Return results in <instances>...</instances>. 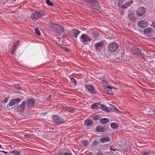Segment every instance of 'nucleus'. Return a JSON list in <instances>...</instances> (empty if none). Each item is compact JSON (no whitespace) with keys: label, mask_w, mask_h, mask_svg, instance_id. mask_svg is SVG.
Returning <instances> with one entry per match:
<instances>
[{"label":"nucleus","mask_w":155,"mask_h":155,"mask_svg":"<svg viewBox=\"0 0 155 155\" xmlns=\"http://www.w3.org/2000/svg\"><path fill=\"white\" fill-rule=\"evenodd\" d=\"M49 26L54 32L60 33L64 31V28L62 26L52 22L49 23Z\"/></svg>","instance_id":"nucleus-1"},{"label":"nucleus","mask_w":155,"mask_h":155,"mask_svg":"<svg viewBox=\"0 0 155 155\" xmlns=\"http://www.w3.org/2000/svg\"><path fill=\"white\" fill-rule=\"evenodd\" d=\"M45 14L43 11H39L33 13L31 16L32 19L37 20L43 16Z\"/></svg>","instance_id":"nucleus-2"},{"label":"nucleus","mask_w":155,"mask_h":155,"mask_svg":"<svg viewBox=\"0 0 155 155\" xmlns=\"http://www.w3.org/2000/svg\"><path fill=\"white\" fill-rule=\"evenodd\" d=\"M119 45L116 43H110L108 46V50L111 52L116 51L118 49Z\"/></svg>","instance_id":"nucleus-3"},{"label":"nucleus","mask_w":155,"mask_h":155,"mask_svg":"<svg viewBox=\"0 0 155 155\" xmlns=\"http://www.w3.org/2000/svg\"><path fill=\"white\" fill-rule=\"evenodd\" d=\"M91 40V38L85 34H82L80 38L81 41L84 45H86V43L90 41Z\"/></svg>","instance_id":"nucleus-4"},{"label":"nucleus","mask_w":155,"mask_h":155,"mask_svg":"<svg viewBox=\"0 0 155 155\" xmlns=\"http://www.w3.org/2000/svg\"><path fill=\"white\" fill-rule=\"evenodd\" d=\"M146 9L143 7H139L136 11L137 15L138 17H141L145 13Z\"/></svg>","instance_id":"nucleus-5"},{"label":"nucleus","mask_w":155,"mask_h":155,"mask_svg":"<svg viewBox=\"0 0 155 155\" xmlns=\"http://www.w3.org/2000/svg\"><path fill=\"white\" fill-rule=\"evenodd\" d=\"M53 121L56 124H60L64 122V120L59 116H53Z\"/></svg>","instance_id":"nucleus-6"},{"label":"nucleus","mask_w":155,"mask_h":155,"mask_svg":"<svg viewBox=\"0 0 155 155\" xmlns=\"http://www.w3.org/2000/svg\"><path fill=\"white\" fill-rule=\"evenodd\" d=\"M148 25V23L146 21L141 20L138 21L137 23V26L140 28H143Z\"/></svg>","instance_id":"nucleus-7"},{"label":"nucleus","mask_w":155,"mask_h":155,"mask_svg":"<svg viewBox=\"0 0 155 155\" xmlns=\"http://www.w3.org/2000/svg\"><path fill=\"white\" fill-rule=\"evenodd\" d=\"M26 104L27 107L31 108L35 105V101L33 98H29L28 99Z\"/></svg>","instance_id":"nucleus-8"},{"label":"nucleus","mask_w":155,"mask_h":155,"mask_svg":"<svg viewBox=\"0 0 155 155\" xmlns=\"http://www.w3.org/2000/svg\"><path fill=\"white\" fill-rule=\"evenodd\" d=\"M85 86L87 87L89 92L91 93L94 94L96 93V91L94 89V87L92 85H88L85 84Z\"/></svg>","instance_id":"nucleus-9"},{"label":"nucleus","mask_w":155,"mask_h":155,"mask_svg":"<svg viewBox=\"0 0 155 155\" xmlns=\"http://www.w3.org/2000/svg\"><path fill=\"white\" fill-rule=\"evenodd\" d=\"M104 45V43L101 42L96 43L95 45V48L96 50L99 51L102 48Z\"/></svg>","instance_id":"nucleus-10"},{"label":"nucleus","mask_w":155,"mask_h":155,"mask_svg":"<svg viewBox=\"0 0 155 155\" xmlns=\"http://www.w3.org/2000/svg\"><path fill=\"white\" fill-rule=\"evenodd\" d=\"M26 104V102L23 101L21 104L18 106V110L20 112H23L25 109Z\"/></svg>","instance_id":"nucleus-11"},{"label":"nucleus","mask_w":155,"mask_h":155,"mask_svg":"<svg viewBox=\"0 0 155 155\" xmlns=\"http://www.w3.org/2000/svg\"><path fill=\"white\" fill-rule=\"evenodd\" d=\"M132 53L135 55H137L141 52V51L136 46L133 47L131 49Z\"/></svg>","instance_id":"nucleus-12"},{"label":"nucleus","mask_w":155,"mask_h":155,"mask_svg":"<svg viewBox=\"0 0 155 155\" xmlns=\"http://www.w3.org/2000/svg\"><path fill=\"white\" fill-rule=\"evenodd\" d=\"M80 32L78 30L74 29L72 30L71 32V34L73 37L77 38L78 35Z\"/></svg>","instance_id":"nucleus-13"},{"label":"nucleus","mask_w":155,"mask_h":155,"mask_svg":"<svg viewBox=\"0 0 155 155\" xmlns=\"http://www.w3.org/2000/svg\"><path fill=\"white\" fill-rule=\"evenodd\" d=\"M100 108L101 110L107 112H109L112 111L111 108H110V107H107L104 105H101L100 106Z\"/></svg>","instance_id":"nucleus-14"},{"label":"nucleus","mask_w":155,"mask_h":155,"mask_svg":"<svg viewBox=\"0 0 155 155\" xmlns=\"http://www.w3.org/2000/svg\"><path fill=\"white\" fill-rule=\"evenodd\" d=\"M110 140V138L108 137H104L101 138L100 140V142L101 143H104L109 142Z\"/></svg>","instance_id":"nucleus-15"},{"label":"nucleus","mask_w":155,"mask_h":155,"mask_svg":"<svg viewBox=\"0 0 155 155\" xmlns=\"http://www.w3.org/2000/svg\"><path fill=\"white\" fill-rule=\"evenodd\" d=\"M19 44V42L18 41H17L14 45L13 47L12 51L11 52V54H13L16 50L18 45Z\"/></svg>","instance_id":"nucleus-16"},{"label":"nucleus","mask_w":155,"mask_h":155,"mask_svg":"<svg viewBox=\"0 0 155 155\" xmlns=\"http://www.w3.org/2000/svg\"><path fill=\"white\" fill-rule=\"evenodd\" d=\"M133 3V0H131L129 2H127L124 5L121 6V8L126 9L129 7Z\"/></svg>","instance_id":"nucleus-17"},{"label":"nucleus","mask_w":155,"mask_h":155,"mask_svg":"<svg viewBox=\"0 0 155 155\" xmlns=\"http://www.w3.org/2000/svg\"><path fill=\"white\" fill-rule=\"evenodd\" d=\"M128 19L132 21H134L136 20V18L134 15L132 14H130L128 16Z\"/></svg>","instance_id":"nucleus-18"},{"label":"nucleus","mask_w":155,"mask_h":155,"mask_svg":"<svg viewBox=\"0 0 155 155\" xmlns=\"http://www.w3.org/2000/svg\"><path fill=\"white\" fill-rule=\"evenodd\" d=\"M93 121L90 119L86 120L84 123V125L86 127H89L93 124Z\"/></svg>","instance_id":"nucleus-19"},{"label":"nucleus","mask_w":155,"mask_h":155,"mask_svg":"<svg viewBox=\"0 0 155 155\" xmlns=\"http://www.w3.org/2000/svg\"><path fill=\"white\" fill-rule=\"evenodd\" d=\"M91 8L93 11L94 12V10L97 11L100 8V6L97 4H94L91 5Z\"/></svg>","instance_id":"nucleus-20"},{"label":"nucleus","mask_w":155,"mask_h":155,"mask_svg":"<svg viewBox=\"0 0 155 155\" xmlns=\"http://www.w3.org/2000/svg\"><path fill=\"white\" fill-rule=\"evenodd\" d=\"M152 28H145L143 31L144 34H149L152 32Z\"/></svg>","instance_id":"nucleus-21"},{"label":"nucleus","mask_w":155,"mask_h":155,"mask_svg":"<svg viewBox=\"0 0 155 155\" xmlns=\"http://www.w3.org/2000/svg\"><path fill=\"white\" fill-rule=\"evenodd\" d=\"M96 130L98 132H103L104 131V128L102 126H99L96 127Z\"/></svg>","instance_id":"nucleus-22"},{"label":"nucleus","mask_w":155,"mask_h":155,"mask_svg":"<svg viewBox=\"0 0 155 155\" xmlns=\"http://www.w3.org/2000/svg\"><path fill=\"white\" fill-rule=\"evenodd\" d=\"M109 121L108 119L107 118H103L100 120V122L102 124H104L108 123Z\"/></svg>","instance_id":"nucleus-23"},{"label":"nucleus","mask_w":155,"mask_h":155,"mask_svg":"<svg viewBox=\"0 0 155 155\" xmlns=\"http://www.w3.org/2000/svg\"><path fill=\"white\" fill-rule=\"evenodd\" d=\"M21 153L20 151H17L16 150H14L12 151L9 152L8 154L10 155L12 154H14L15 155H20Z\"/></svg>","instance_id":"nucleus-24"},{"label":"nucleus","mask_w":155,"mask_h":155,"mask_svg":"<svg viewBox=\"0 0 155 155\" xmlns=\"http://www.w3.org/2000/svg\"><path fill=\"white\" fill-rule=\"evenodd\" d=\"M110 126L112 129H115L118 128V125L116 123L113 122L110 124Z\"/></svg>","instance_id":"nucleus-25"},{"label":"nucleus","mask_w":155,"mask_h":155,"mask_svg":"<svg viewBox=\"0 0 155 155\" xmlns=\"http://www.w3.org/2000/svg\"><path fill=\"white\" fill-rule=\"evenodd\" d=\"M24 136L29 138H33L35 137V135L33 134H26L24 135Z\"/></svg>","instance_id":"nucleus-26"},{"label":"nucleus","mask_w":155,"mask_h":155,"mask_svg":"<svg viewBox=\"0 0 155 155\" xmlns=\"http://www.w3.org/2000/svg\"><path fill=\"white\" fill-rule=\"evenodd\" d=\"M66 110H68V112L71 111H74L76 109L75 108H71L70 107H66L65 108Z\"/></svg>","instance_id":"nucleus-27"},{"label":"nucleus","mask_w":155,"mask_h":155,"mask_svg":"<svg viewBox=\"0 0 155 155\" xmlns=\"http://www.w3.org/2000/svg\"><path fill=\"white\" fill-rule=\"evenodd\" d=\"M92 34L94 38H98L99 36L98 33L96 31H93L92 33Z\"/></svg>","instance_id":"nucleus-28"},{"label":"nucleus","mask_w":155,"mask_h":155,"mask_svg":"<svg viewBox=\"0 0 155 155\" xmlns=\"http://www.w3.org/2000/svg\"><path fill=\"white\" fill-rule=\"evenodd\" d=\"M100 118V117L99 115H94L93 117V119L94 120H98Z\"/></svg>","instance_id":"nucleus-29"},{"label":"nucleus","mask_w":155,"mask_h":155,"mask_svg":"<svg viewBox=\"0 0 155 155\" xmlns=\"http://www.w3.org/2000/svg\"><path fill=\"white\" fill-rule=\"evenodd\" d=\"M71 81L72 84L74 85V86L76 85V81L74 78H71Z\"/></svg>","instance_id":"nucleus-30"},{"label":"nucleus","mask_w":155,"mask_h":155,"mask_svg":"<svg viewBox=\"0 0 155 155\" xmlns=\"http://www.w3.org/2000/svg\"><path fill=\"white\" fill-rule=\"evenodd\" d=\"M85 2L88 3H96L97 1L96 0H84Z\"/></svg>","instance_id":"nucleus-31"},{"label":"nucleus","mask_w":155,"mask_h":155,"mask_svg":"<svg viewBox=\"0 0 155 155\" xmlns=\"http://www.w3.org/2000/svg\"><path fill=\"white\" fill-rule=\"evenodd\" d=\"M15 104V102L13 100V99L11 100L9 102V105L10 106H13Z\"/></svg>","instance_id":"nucleus-32"},{"label":"nucleus","mask_w":155,"mask_h":155,"mask_svg":"<svg viewBox=\"0 0 155 155\" xmlns=\"http://www.w3.org/2000/svg\"><path fill=\"white\" fill-rule=\"evenodd\" d=\"M82 143L83 145L84 146H87L88 145V141L87 140H82Z\"/></svg>","instance_id":"nucleus-33"},{"label":"nucleus","mask_w":155,"mask_h":155,"mask_svg":"<svg viewBox=\"0 0 155 155\" xmlns=\"http://www.w3.org/2000/svg\"><path fill=\"white\" fill-rule=\"evenodd\" d=\"M15 102V104L16 103H19L21 101V98H17L15 99H13Z\"/></svg>","instance_id":"nucleus-34"},{"label":"nucleus","mask_w":155,"mask_h":155,"mask_svg":"<svg viewBox=\"0 0 155 155\" xmlns=\"http://www.w3.org/2000/svg\"><path fill=\"white\" fill-rule=\"evenodd\" d=\"M35 34L38 35H40V32L39 29L38 28H36L35 29Z\"/></svg>","instance_id":"nucleus-35"},{"label":"nucleus","mask_w":155,"mask_h":155,"mask_svg":"<svg viewBox=\"0 0 155 155\" xmlns=\"http://www.w3.org/2000/svg\"><path fill=\"white\" fill-rule=\"evenodd\" d=\"M46 4L50 6H52L53 5V3L52 2H50L49 0H47L46 1Z\"/></svg>","instance_id":"nucleus-36"},{"label":"nucleus","mask_w":155,"mask_h":155,"mask_svg":"<svg viewBox=\"0 0 155 155\" xmlns=\"http://www.w3.org/2000/svg\"><path fill=\"white\" fill-rule=\"evenodd\" d=\"M111 107H110V108H112V111L113 110H114L115 111H117V112H120V111H119L117 108L115 107L114 106L111 105Z\"/></svg>","instance_id":"nucleus-37"},{"label":"nucleus","mask_w":155,"mask_h":155,"mask_svg":"<svg viewBox=\"0 0 155 155\" xmlns=\"http://www.w3.org/2000/svg\"><path fill=\"white\" fill-rule=\"evenodd\" d=\"M60 47L61 48L63 49L66 51H69V49H68L66 47H64L63 46H60Z\"/></svg>","instance_id":"nucleus-38"},{"label":"nucleus","mask_w":155,"mask_h":155,"mask_svg":"<svg viewBox=\"0 0 155 155\" xmlns=\"http://www.w3.org/2000/svg\"><path fill=\"white\" fill-rule=\"evenodd\" d=\"M91 108L92 109H97L98 108V107L95 105V104H93L91 105Z\"/></svg>","instance_id":"nucleus-39"},{"label":"nucleus","mask_w":155,"mask_h":155,"mask_svg":"<svg viewBox=\"0 0 155 155\" xmlns=\"http://www.w3.org/2000/svg\"><path fill=\"white\" fill-rule=\"evenodd\" d=\"M149 153L147 152H143L140 155H149Z\"/></svg>","instance_id":"nucleus-40"},{"label":"nucleus","mask_w":155,"mask_h":155,"mask_svg":"<svg viewBox=\"0 0 155 155\" xmlns=\"http://www.w3.org/2000/svg\"><path fill=\"white\" fill-rule=\"evenodd\" d=\"M139 55L141 56L143 59H144L145 57L144 56V54L143 53H141V52L140 54H138Z\"/></svg>","instance_id":"nucleus-41"},{"label":"nucleus","mask_w":155,"mask_h":155,"mask_svg":"<svg viewBox=\"0 0 155 155\" xmlns=\"http://www.w3.org/2000/svg\"><path fill=\"white\" fill-rule=\"evenodd\" d=\"M8 100V99L7 98H5L2 101L4 103H6L7 102Z\"/></svg>","instance_id":"nucleus-42"},{"label":"nucleus","mask_w":155,"mask_h":155,"mask_svg":"<svg viewBox=\"0 0 155 155\" xmlns=\"http://www.w3.org/2000/svg\"><path fill=\"white\" fill-rule=\"evenodd\" d=\"M64 155H72V153L71 152L66 153L65 152L64 153Z\"/></svg>","instance_id":"nucleus-43"},{"label":"nucleus","mask_w":155,"mask_h":155,"mask_svg":"<svg viewBox=\"0 0 155 155\" xmlns=\"http://www.w3.org/2000/svg\"><path fill=\"white\" fill-rule=\"evenodd\" d=\"M151 26L153 27L155 29V23L152 22V25H151Z\"/></svg>","instance_id":"nucleus-44"},{"label":"nucleus","mask_w":155,"mask_h":155,"mask_svg":"<svg viewBox=\"0 0 155 155\" xmlns=\"http://www.w3.org/2000/svg\"><path fill=\"white\" fill-rule=\"evenodd\" d=\"M2 153H3L5 155L7 154H8V153L7 152L4 151H0Z\"/></svg>","instance_id":"nucleus-45"},{"label":"nucleus","mask_w":155,"mask_h":155,"mask_svg":"<svg viewBox=\"0 0 155 155\" xmlns=\"http://www.w3.org/2000/svg\"><path fill=\"white\" fill-rule=\"evenodd\" d=\"M56 155H63V153L61 152H59Z\"/></svg>","instance_id":"nucleus-46"},{"label":"nucleus","mask_w":155,"mask_h":155,"mask_svg":"<svg viewBox=\"0 0 155 155\" xmlns=\"http://www.w3.org/2000/svg\"><path fill=\"white\" fill-rule=\"evenodd\" d=\"M62 37L64 39L65 38H66V36L65 35H63L62 36Z\"/></svg>","instance_id":"nucleus-47"},{"label":"nucleus","mask_w":155,"mask_h":155,"mask_svg":"<svg viewBox=\"0 0 155 155\" xmlns=\"http://www.w3.org/2000/svg\"><path fill=\"white\" fill-rule=\"evenodd\" d=\"M110 150H112V151H115V149H113V148H111L110 149Z\"/></svg>","instance_id":"nucleus-48"},{"label":"nucleus","mask_w":155,"mask_h":155,"mask_svg":"<svg viewBox=\"0 0 155 155\" xmlns=\"http://www.w3.org/2000/svg\"><path fill=\"white\" fill-rule=\"evenodd\" d=\"M112 87H111V86H108L107 87V88H109V89H111Z\"/></svg>","instance_id":"nucleus-49"},{"label":"nucleus","mask_w":155,"mask_h":155,"mask_svg":"<svg viewBox=\"0 0 155 155\" xmlns=\"http://www.w3.org/2000/svg\"><path fill=\"white\" fill-rule=\"evenodd\" d=\"M87 155H92V154L91 153H87Z\"/></svg>","instance_id":"nucleus-50"},{"label":"nucleus","mask_w":155,"mask_h":155,"mask_svg":"<svg viewBox=\"0 0 155 155\" xmlns=\"http://www.w3.org/2000/svg\"><path fill=\"white\" fill-rule=\"evenodd\" d=\"M118 6L119 7H120V5H119V4H118Z\"/></svg>","instance_id":"nucleus-51"},{"label":"nucleus","mask_w":155,"mask_h":155,"mask_svg":"<svg viewBox=\"0 0 155 155\" xmlns=\"http://www.w3.org/2000/svg\"><path fill=\"white\" fill-rule=\"evenodd\" d=\"M154 114L155 115V110L154 111Z\"/></svg>","instance_id":"nucleus-52"},{"label":"nucleus","mask_w":155,"mask_h":155,"mask_svg":"<svg viewBox=\"0 0 155 155\" xmlns=\"http://www.w3.org/2000/svg\"><path fill=\"white\" fill-rule=\"evenodd\" d=\"M2 147V146L0 144V148H1Z\"/></svg>","instance_id":"nucleus-53"},{"label":"nucleus","mask_w":155,"mask_h":155,"mask_svg":"<svg viewBox=\"0 0 155 155\" xmlns=\"http://www.w3.org/2000/svg\"><path fill=\"white\" fill-rule=\"evenodd\" d=\"M94 143H96V140H95V141L94 142Z\"/></svg>","instance_id":"nucleus-54"},{"label":"nucleus","mask_w":155,"mask_h":155,"mask_svg":"<svg viewBox=\"0 0 155 155\" xmlns=\"http://www.w3.org/2000/svg\"><path fill=\"white\" fill-rule=\"evenodd\" d=\"M153 38L154 40H155V37L154 38Z\"/></svg>","instance_id":"nucleus-55"}]
</instances>
